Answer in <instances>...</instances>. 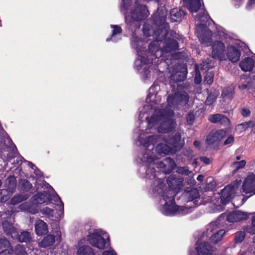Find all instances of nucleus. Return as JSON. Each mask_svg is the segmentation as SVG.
Segmentation results:
<instances>
[{"label":"nucleus","mask_w":255,"mask_h":255,"mask_svg":"<svg viewBox=\"0 0 255 255\" xmlns=\"http://www.w3.org/2000/svg\"><path fill=\"white\" fill-rule=\"evenodd\" d=\"M214 74L212 72L208 73L205 77L204 81L208 84H211L213 81Z\"/></svg>","instance_id":"58836bf2"},{"label":"nucleus","mask_w":255,"mask_h":255,"mask_svg":"<svg viewBox=\"0 0 255 255\" xmlns=\"http://www.w3.org/2000/svg\"><path fill=\"white\" fill-rule=\"evenodd\" d=\"M197 245L196 250L199 255H208L214 251L212 246L206 243H198Z\"/></svg>","instance_id":"f3484780"},{"label":"nucleus","mask_w":255,"mask_h":255,"mask_svg":"<svg viewBox=\"0 0 255 255\" xmlns=\"http://www.w3.org/2000/svg\"><path fill=\"white\" fill-rule=\"evenodd\" d=\"M29 165L31 166V167L33 169L34 165L32 163H29Z\"/></svg>","instance_id":"69168bd1"},{"label":"nucleus","mask_w":255,"mask_h":255,"mask_svg":"<svg viewBox=\"0 0 255 255\" xmlns=\"http://www.w3.org/2000/svg\"><path fill=\"white\" fill-rule=\"evenodd\" d=\"M130 0H122V4H130Z\"/></svg>","instance_id":"4d7b16f0"},{"label":"nucleus","mask_w":255,"mask_h":255,"mask_svg":"<svg viewBox=\"0 0 255 255\" xmlns=\"http://www.w3.org/2000/svg\"><path fill=\"white\" fill-rule=\"evenodd\" d=\"M177 171L180 174H184L186 175H189L191 173V172L187 167H179L178 168Z\"/></svg>","instance_id":"ea45409f"},{"label":"nucleus","mask_w":255,"mask_h":255,"mask_svg":"<svg viewBox=\"0 0 255 255\" xmlns=\"http://www.w3.org/2000/svg\"><path fill=\"white\" fill-rule=\"evenodd\" d=\"M55 201L57 202V205L60 206L58 211H55L49 207H45L40 211L41 213L48 218H54L55 219H61L64 215V204L59 196L56 197Z\"/></svg>","instance_id":"6e6552de"},{"label":"nucleus","mask_w":255,"mask_h":255,"mask_svg":"<svg viewBox=\"0 0 255 255\" xmlns=\"http://www.w3.org/2000/svg\"><path fill=\"white\" fill-rule=\"evenodd\" d=\"M254 64V60L252 58L247 57L240 62L239 66L243 71L247 72L253 69Z\"/></svg>","instance_id":"aec40b11"},{"label":"nucleus","mask_w":255,"mask_h":255,"mask_svg":"<svg viewBox=\"0 0 255 255\" xmlns=\"http://www.w3.org/2000/svg\"><path fill=\"white\" fill-rule=\"evenodd\" d=\"M26 183L27 184V186L28 187V188H30L31 185L30 184V183L28 182H26Z\"/></svg>","instance_id":"338daca9"},{"label":"nucleus","mask_w":255,"mask_h":255,"mask_svg":"<svg viewBox=\"0 0 255 255\" xmlns=\"http://www.w3.org/2000/svg\"><path fill=\"white\" fill-rule=\"evenodd\" d=\"M14 252L16 255H27L24 248L20 245H18L15 247Z\"/></svg>","instance_id":"c9c22d12"},{"label":"nucleus","mask_w":255,"mask_h":255,"mask_svg":"<svg viewBox=\"0 0 255 255\" xmlns=\"http://www.w3.org/2000/svg\"><path fill=\"white\" fill-rule=\"evenodd\" d=\"M10 197L7 190H2L0 191V202L7 201Z\"/></svg>","instance_id":"72a5a7b5"},{"label":"nucleus","mask_w":255,"mask_h":255,"mask_svg":"<svg viewBox=\"0 0 255 255\" xmlns=\"http://www.w3.org/2000/svg\"><path fill=\"white\" fill-rule=\"evenodd\" d=\"M19 207L20 209L26 210L32 214H35L38 212V210L35 206H30L27 203H24L20 205Z\"/></svg>","instance_id":"7c9ffc66"},{"label":"nucleus","mask_w":255,"mask_h":255,"mask_svg":"<svg viewBox=\"0 0 255 255\" xmlns=\"http://www.w3.org/2000/svg\"><path fill=\"white\" fill-rule=\"evenodd\" d=\"M189 100V96L185 92H178L174 95H169L167 98L168 107L164 108L156 107V105L160 102V98L156 94L149 93L146 98V105L144 110L140 112L139 118L141 120L144 115L147 114L146 110H150L152 114L150 118L146 117L148 128L145 131L141 130L139 132L137 140L139 145L144 148L153 149L154 143L157 141L160 136L158 135H148L153 130H157L159 132H168L174 129L176 124L172 119L174 115L173 111L176 107L185 105Z\"/></svg>","instance_id":"f257e3e1"},{"label":"nucleus","mask_w":255,"mask_h":255,"mask_svg":"<svg viewBox=\"0 0 255 255\" xmlns=\"http://www.w3.org/2000/svg\"><path fill=\"white\" fill-rule=\"evenodd\" d=\"M2 225L4 231L7 234H10L12 238L15 239L17 237V231L8 221L3 222Z\"/></svg>","instance_id":"393cba45"},{"label":"nucleus","mask_w":255,"mask_h":255,"mask_svg":"<svg viewBox=\"0 0 255 255\" xmlns=\"http://www.w3.org/2000/svg\"><path fill=\"white\" fill-rule=\"evenodd\" d=\"M149 30L146 26H144L143 27V32L145 36L148 37L150 35V32Z\"/></svg>","instance_id":"3c124183"},{"label":"nucleus","mask_w":255,"mask_h":255,"mask_svg":"<svg viewBox=\"0 0 255 255\" xmlns=\"http://www.w3.org/2000/svg\"><path fill=\"white\" fill-rule=\"evenodd\" d=\"M255 126V122L249 121L238 125L236 128V130L239 133H242L250 128L253 127Z\"/></svg>","instance_id":"bb28decb"},{"label":"nucleus","mask_w":255,"mask_h":255,"mask_svg":"<svg viewBox=\"0 0 255 255\" xmlns=\"http://www.w3.org/2000/svg\"><path fill=\"white\" fill-rule=\"evenodd\" d=\"M244 203V199H242V201H241V202L238 205H237V206H240V205H242Z\"/></svg>","instance_id":"0e129e2a"},{"label":"nucleus","mask_w":255,"mask_h":255,"mask_svg":"<svg viewBox=\"0 0 255 255\" xmlns=\"http://www.w3.org/2000/svg\"><path fill=\"white\" fill-rule=\"evenodd\" d=\"M188 183L190 185H194L195 183V181L194 179L190 178L188 181Z\"/></svg>","instance_id":"6e6d98bb"},{"label":"nucleus","mask_w":255,"mask_h":255,"mask_svg":"<svg viewBox=\"0 0 255 255\" xmlns=\"http://www.w3.org/2000/svg\"><path fill=\"white\" fill-rule=\"evenodd\" d=\"M245 233L244 232H239L236 233L235 241L236 243H241L245 239Z\"/></svg>","instance_id":"f704fd0d"},{"label":"nucleus","mask_w":255,"mask_h":255,"mask_svg":"<svg viewBox=\"0 0 255 255\" xmlns=\"http://www.w3.org/2000/svg\"><path fill=\"white\" fill-rule=\"evenodd\" d=\"M209 15L204 11L203 15H200L196 20V32L201 43L206 46H208L211 42L212 33L204 24L208 21Z\"/></svg>","instance_id":"39448f33"},{"label":"nucleus","mask_w":255,"mask_h":255,"mask_svg":"<svg viewBox=\"0 0 255 255\" xmlns=\"http://www.w3.org/2000/svg\"><path fill=\"white\" fill-rule=\"evenodd\" d=\"M243 191L246 194H255V175L249 173L242 185Z\"/></svg>","instance_id":"9d476101"},{"label":"nucleus","mask_w":255,"mask_h":255,"mask_svg":"<svg viewBox=\"0 0 255 255\" xmlns=\"http://www.w3.org/2000/svg\"><path fill=\"white\" fill-rule=\"evenodd\" d=\"M235 0V1H236L237 2H242V1H243V0Z\"/></svg>","instance_id":"774afa93"},{"label":"nucleus","mask_w":255,"mask_h":255,"mask_svg":"<svg viewBox=\"0 0 255 255\" xmlns=\"http://www.w3.org/2000/svg\"><path fill=\"white\" fill-rule=\"evenodd\" d=\"M200 143L198 141H195L194 142V145L196 147H199L200 146Z\"/></svg>","instance_id":"052dcab7"},{"label":"nucleus","mask_w":255,"mask_h":255,"mask_svg":"<svg viewBox=\"0 0 255 255\" xmlns=\"http://www.w3.org/2000/svg\"><path fill=\"white\" fill-rule=\"evenodd\" d=\"M13 252L10 242L6 239H0V255H10Z\"/></svg>","instance_id":"dca6fc26"},{"label":"nucleus","mask_w":255,"mask_h":255,"mask_svg":"<svg viewBox=\"0 0 255 255\" xmlns=\"http://www.w3.org/2000/svg\"><path fill=\"white\" fill-rule=\"evenodd\" d=\"M234 95V88L232 87L224 88L222 91V96L226 100H230L232 98Z\"/></svg>","instance_id":"c756f323"},{"label":"nucleus","mask_w":255,"mask_h":255,"mask_svg":"<svg viewBox=\"0 0 255 255\" xmlns=\"http://www.w3.org/2000/svg\"><path fill=\"white\" fill-rule=\"evenodd\" d=\"M17 239L20 242H27L30 241L31 239L30 235L27 232H21L20 235H18V232L17 233V237L15 238Z\"/></svg>","instance_id":"2f4dec72"},{"label":"nucleus","mask_w":255,"mask_h":255,"mask_svg":"<svg viewBox=\"0 0 255 255\" xmlns=\"http://www.w3.org/2000/svg\"><path fill=\"white\" fill-rule=\"evenodd\" d=\"M251 229V230L253 231H255V230H254V228L253 227V224H252V226H250V227H248L246 229V232L249 233V229Z\"/></svg>","instance_id":"bf43d9fd"},{"label":"nucleus","mask_w":255,"mask_h":255,"mask_svg":"<svg viewBox=\"0 0 255 255\" xmlns=\"http://www.w3.org/2000/svg\"><path fill=\"white\" fill-rule=\"evenodd\" d=\"M35 228L36 233L38 235L45 234L48 231L46 223L41 220H38L36 221Z\"/></svg>","instance_id":"5701e85b"},{"label":"nucleus","mask_w":255,"mask_h":255,"mask_svg":"<svg viewBox=\"0 0 255 255\" xmlns=\"http://www.w3.org/2000/svg\"><path fill=\"white\" fill-rule=\"evenodd\" d=\"M110 237L107 233L101 229L94 230L88 236L89 243L93 247L103 250L109 242Z\"/></svg>","instance_id":"423d86ee"},{"label":"nucleus","mask_w":255,"mask_h":255,"mask_svg":"<svg viewBox=\"0 0 255 255\" xmlns=\"http://www.w3.org/2000/svg\"><path fill=\"white\" fill-rule=\"evenodd\" d=\"M203 178H204L203 176H202V175H199V176L197 177V180H198V181H202V180H203Z\"/></svg>","instance_id":"680f3d73"},{"label":"nucleus","mask_w":255,"mask_h":255,"mask_svg":"<svg viewBox=\"0 0 255 255\" xmlns=\"http://www.w3.org/2000/svg\"><path fill=\"white\" fill-rule=\"evenodd\" d=\"M246 162L244 160H242L240 161L235 162L233 163V166L237 168V169H239L244 167L246 165Z\"/></svg>","instance_id":"79ce46f5"},{"label":"nucleus","mask_w":255,"mask_h":255,"mask_svg":"<svg viewBox=\"0 0 255 255\" xmlns=\"http://www.w3.org/2000/svg\"><path fill=\"white\" fill-rule=\"evenodd\" d=\"M255 3V0H251L249 3V5H251L252 4H254Z\"/></svg>","instance_id":"e2e57ef3"},{"label":"nucleus","mask_w":255,"mask_h":255,"mask_svg":"<svg viewBox=\"0 0 255 255\" xmlns=\"http://www.w3.org/2000/svg\"><path fill=\"white\" fill-rule=\"evenodd\" d=\"M61 233L57 230L53 233V235L48 234L39 243V246L42 248H47L53 245L55 242V237H60Z\"/></svg>","instance_id":"f8f14e48"},{"label":"nucleus","mask_w":255,"mask_h":255,"mask_svg":"<svg viewBox=\"0 0 255 255\" xmlns=\"http://www.w3.org/2000/svg\"><path fill=\"white\" fill-rule=\"evenodd\" d=\"M181 137L178 133H176L172 139L164 140L165 143H159L155 150L148 149L144 148L145 151L142 155L141 160L143 163L149 164V167L146 170V177L149 179H154L157 174L155 172L154 165L161 171L169 173L175 166L174 161L171 158H166L163 161L155 162L156 159H158L161 154L173 153L177 149L182 147Z\"/></svg>","instance_id":"7ed1b4c3"},{"label":"nucleus","mask_w":255,"mask_h":255,"mask_svg":"<svg viewBox=\"0 0 255 255\" xmlns=\"http://www.w3.org/2000/svg\"><path fill=\"white\" fill-rule=\"evenodd\" d=\"M78 255H95L93 249L89 246H82L77 250Z\"/></svg>","instance_id":"cd10ccee"},{"label":"nucleus","mask_w":255,"mask_h":255,"mask_svg":"<svg viewBox=\"0 0 255 255\" xmlns=\"http://www.w3.org/2000/svg\"><path fill=\"white\" fill-rule=\"evenodd\" d=\"M247 87H248L247 84H243V85H239V88L241 90H244V89H246L247 88Z\"/></svg>","instance_id":"13d9d810"},{"label":"nucleus","mask_w":255,"mask_h":255,"mask_svg":"<svg viewBox=\"0 0 255 255\" xmlns=\"http://www.w3.org/2000/svg\"><path fill=\"white\" fill-rule=\"evenodd\" d=\"M165 194L166 195H163L159 200V210L162 214L170 216L176 213L187 214L189 212L186 207H180L175 204L174 192L169 190Z\"/></svg>","instance_id":"20e7f679"},{"label":"nucleus","mask_w":255,"mask_h":255,"mask_svg":"<svg viewBox=\"0 0 255 255\" xmlns=\"http://www.w3.org/2000/svg\"><path fill=\"white\" fill-rule=\"evenodd\" d=\"M225 231L224 230H220L217 232L211 235L210 237L211 241L213 243H216L219 241H220L223 236L225 234Z\"/></svg>","instance_id":"c85d7f7f"},{"label":"nucleus","mask_w":255,"mask_h":255,"mask_svg":"<svg viewBox=\"0 0 255 255\" xmlns=\"http://www.w3.org/2000/svg\"><path fill=\"white\" fill-rule=\"evenodd\" d=\"M202 70H208L210 68H212L214 66V64L212 63L211 60L209 61H203L201 64Z\"/></svg>","instance_id":"4c0bfd02"},{"label":"nucleus","mask_w":255,"mask_h":255,"mask_svg":"<svg viewBox=\"0 0 255 255\" xmlns=\"http://www.w3.org/2000/svg\"><path fill=\"white\" fill-rule=\"evenodd\" d=\"M185 78V75L183 74L182 75L181 74H178L176 73V74H173L171 75V79L174 81H180L184 80Z\"/></svg>","instance_id":"37998d69"},{"label":"nucleus","mask_w":255,"mask_h":255,"mask_svg":"<svg viewBox=\"0 0 255 255\" xmlns=\"http://www.w3.org/2000/svg\"><path fill=\"white\" fill-rule=\"evenodd\" d=\"M196 68V76L194 79V81L196 84H199L202 80L201 76L200 74L199 73L198 68L197 67V65L195 66Z\"/></svg>","instance_id":"c03bdc74"},{"label":"nucleus","mask_w":255,"mask_h":255,"mask_svg":"<svg viewBox=\"0 0 255 255\" xmlns=\"http://www.w3.org/2000/svg\"><path fill=\"white\" fill-rule=\"evenodd\" d=\"M249 215L248 213L236 211L229 213L227 216V220L229 222L234 223L246 220L249 218Z\"/></svg>","instance_id":"9b49d317"},{"label":"nucleus","mask_w":255,"mask_h":255,"mask_svg":"<svg viewBox=\"0 0 255 255\" xmlns=\"http://www.w3.org/2000/svg\"><path fill=\"white\" fill-rule=\"evenodd\" d=\"M136 13L134 12L131 14V17L133 19L141 20L146 17L148 15V11L145 5H140L137 7Z\"/></svg>","instance_id":"a211bd4d"},{"label":"nucleus","mask_w":255,"mask_h":255,"mask_svg":"<svg viewBox=\"0 0 255 255\" xmlns=\"http://www.w3.org/2000/svg\"><path fill=\"white\" fill-rule=\"evenodd\" d=\"M241 113H242V115L244 117L249 116L251 114L250 110L249 109H246V108L243 109L241 111Z\"/></svg>","instance_id":"09e8293b"},{"label":"nucleus","mask_w":255,"mask_h":255,"mask_svg":"<svg viewBox=\"0 0 255 255\" xmlns=\"http://www.w3.org/2000/svg\"><path fill=\"white\" fill-rule=\"evenodd\" d=\"M184 5L191 12H197L200 7V0H183Z\"/></svg>","instance_id":"412c9836"},{"label":"nucleus","mask_w":255,"mask_h":255,"mask_svg":"<svg viewBox=\"0 0 255 255\" xmlns=\"http://www.w3.org/2000/svg\"><path fill=\"white\" fill-rule=\"evenodd\" d=\"M225 134L226 132L223 130L212 131L207 136L206 142L208 145H211L221 140Z\"/></svg>","instance_id":"ddd939ff"},{"label":"nucleus","mask_w":255,"mask_h":255,"mask_svg":"<svg viewBox=\"0 0 255 255\" xmlns=\"http://www.w3.org/2000/svg\"><path fill=\"white\" fill-rule=\"evenodd\" d=\"M226 58L232 62H237L240 57L241 53L236 47L232 45H229L227 48Z\"/></svg>","instance_id":"4468645a"},{"label":"nucleus","mask_w":255,"mask_h":255,"mask_svg":"<svg viewBox=\"0 0 255 255\" xmlns=\"http://www.w3.org/2000/svg\"><path fill=\"white\" fill-rule=\"evenodd\" d=\"M218 94H210L206 101V104L207 105H212L216 100Z\"/></svg>","instance_id":"e433bc0d"},{"label":"nucleus","mask_w":255,"mask_h":255,"mask_svg":"<svg viewBox=\"0 0 255 255\" xmlns=\"http://www.w3.org/2000/svg\"><path fill=\"white\" fill-rule=\"evenodd\" d=\"M102 255H117V254L112 249H110L108 251H104Z\"/></svg>","instance_id":"de8ad7c7"},{"label":"nucleus","mask_w":255,"mask_h":255,"mask_svg":"<svg viewBox=\"0 0 255 255\" xmlns=\"http://www.w3.org/2000/svg\"><path fill=\"white\" fill-rule=\"evenodd\" d=\"M234 140V137L232 135L230 136L224 142L225 145H228L233 142Z\"/></svg>","instance_id":"8fccbe9b"},{"label":"nucleus","mask_w":255,"mask_h":255,"mask_svg":"<svg viewBox=\"0 0 255 255\" xmlns=\"http://www.w3.org/2000/svg\"><path fill=\"white\" fill-rule=\"evenodd\" d=\"M241 183V180H236L231 184L225 187L222 190L221 195V202L222 204H226L233 198Z\"/></svg>","instance_id":"0eeeda50"},{"label":"nucleus","mask_w":255,"mask_h":255,"mask_svg":"<svg viewBox=\"0 0 255 255\" xmlns=\"http://www.w3.org/2000/svg\"><path fill=\"white\" fill-rule=\"evenodd\" d=\"M252 223H253V227L254 228L255 231H253L251 229H249V233L251 234H254L255 233V216L253 217L252 219Z\"/></svg>","instance_id":"864d4df0"},{"label":"nucleus","mask_w":255,"mask_h":255,"mask_svg":"<svg viewBox=\"0 0 255 255\" xmlns=\"http://www.w3.org/2000/svg\"><path fill=\"white\" fill-rule=\"evenodd\" d=\"M111 28H112V34L110 38L107 39V41H112L113 42H117L119 39H121V35L122 33L121 27L117 25H111Z\"/></svg>","instance_id":"6ab92c4d"},{"label":"nucleus","mask_w":255,"mask_h":255,"mask_svg":"<svg viewBox=\"0 0 255 255\" xmlns=\"http://www.w3.org/2000/svg\"><path fill=\"white\" fill-rule=\"evenodd\" d=\"M194 120V116L193 114H189L186 117L187 122L189 124H192Z\"/></svg>","instance_id":"49530a36"},{"label":"nucleus","mask_w":255,"mask_h":255,"mask_svg":"<svg viewBox=\"0 0 255 255\" xmlns=\"http://www.w3.org/2000/svg\"><path fill=\"white\" fill-rule=\"evenodd\" d=\"M49 193L47 191L38 193L33 197L34 204L47 203L49 201Z\"/></svg>","instance_id":"4be33fe9"},{"label":"nucleus","mask_w":255,"mask_h":255,"mask_svg":"<svg viewBox=\"0 0 255 255\" xmlns=\"http://www.w3.org/2000/svg\"><path fill=\"white\" fill-rule=\"evenodd\" d=\"M167 182L172 189H179L182 185L183 180L180 178L176 179L174 176L171 175L168 177Z\"/></svg>","instance_id":"b1692460"},{"label":"nucleus","mask_w":255,"mask_h":255,"mask_svg":"<svg viewBox=\"0 0 255 255\" xmlns=\"http://www.w3.org/2000/svg\"><path fill=\"white\" fill-rule=\"evenodd\" d=\"M185 15V13L181 10H178L177 8H173L170 11L171 20L172 22L180 20L182 16Z\"/></svg>","instance_id":"a878e982"},{"label":"nucleus","mask_w":255,"mask_h":255,"mask_svg":"<svg viewBox=\"0 0 255 255\" xmlns=\"http://www.w3.org/2000/svg\"><path fill=\"white\" fill-rule=\"evenodd\" d=\"M225 44L221 41H215L211 45L212 56L220 60H226V50Z\"/></svg>","instance_id":"1a4fd4ad"},{"label":"nucleus","mask_w":255,"mask_h":255,"mask_svg":"<svg viewBox=\"0 0 255 255\" xmlns=\"http://www.w3.org/2000/svg\"><path fill=\"white\" fill-rule=\"evenodd\" d=\"M200 159L202 162L207 164H210L211 162V160L206 157H201Z\"/></svg>","instance_id":"603ef678"},{"label":"nucleus","mask_w":255,"mask_h":255,"mask_svg":"<svg viewBox=\"0 0 255 255\" xmlns=\"http://www.w3.org/2000/svg\"><path fill=\"white\" fill-rule=\"evenodd\" d=\"M208 120L213 123H219L223 126H228L230 123L229 119L222 114L210 115L208 117Z\"/></svg>","instance_id":"2eb2a0df"},{"label":"nucleus","mask_w":255,"mask_h":255,"mask_svg":"<svg viewBox=\"0 0 255 255\" xmlns=\"http://www.w3.org/2000/svg\"><path fill=\"white\" fill-rule=\"evenodd\" d=\"M28 197V196H27V195H18L14 196L11 199L10 203L11 204L14 205L27 199Z\"/></svg>","instance_id":"473e14b6"},{"label":"nucleus","mask_w":255,"mask_h":255,"mask_svg":"<svg viewBox=\"0 0 255 255\" xmlns=\"http://www.w3.org/2000/svg\"><path fill=\"white\" fill-rule=\"evenodd\" d=\"M215 229H217L216 223H211L207 229L206 236L210 235Z\"/></svg>","instance_id":"a19ab883"},{"label":"nucleus","mask_w":255,"mask_h":255,"mask_svg":"<svg viewBox=\"0 0 255 255\" xmlns=\"http://www.w3.org/2000/svg\"><path fill=\"white\" fill-rule=\"evenodd\" d=\"M9 182H11L12 183V187H15V179L13 177H9L7 179Z\"/></svg>","instance_id":"5fc2aeb1"},{"label":"nucleus","mask_w":255,"mask_h":255,"mask_svg":"<svg viewBox=\"0 0 255 255\" xmlns=\"http://www.w3.org/2000/svg\"><path fill=\"white\" fill-rule=\"evenodd\" d=\"M165 14L161 19V25L158 30L154 32V36L157 41H161L166 36L169 29L167 23H165ZM143 42L139 38L133 36L131 40V45L137 50L138 58L134 62L136 69L145 77H147V71L149 68L148 66L150 63L154 65L158 64L163 59L164 55L177 49L178 45L173 39H168L164 43H159L158 41H154L148 46V51L142 50Z\"/></svg>","instance_id":"f03ea898"},{"label":"nucleus","mask_w":255,"mask_h":255,"mask_svg":"<svg viewBox=\"0 0 255 255\" xmlns=\"http://www.w3.org/2000/svg\"><path fill=\"white\" fill-rule=\"evenodd\" d=\"M190 195H193V196L190 198V201L192 202L195 199H196L199 197V194L196 190H193L191 191Z\"/></svg>","instance_id":"a18cd8bd"}]
</instances>
